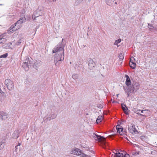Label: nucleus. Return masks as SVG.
Returning <instances> with one entry per match:
<instances>
[{"instance_id":"8","label":"nucleus","mask_w":157,"mask_h":157,"mask_svg":"<svg viewBox=\"0 0 157 157\" xmlns=\"http://www.w3.org/2000/svg\"><path fill=\"white\" fill-rule=\"evenodd\" d=\"M128 130L129 132L132 134H135L137 132V131L135 128V125L132 124H131L128 125Z\"/></svg>"},{"instance_id":"28","label":"nucleus","mask_w":157,"mask_h":157,"mask_svg":"<svg viewBox=\"0 0 157 157\" xmlns=\"http://www.w3.org/2000/svg\"><path fill=\"white\" fill-rule=\"evenodd\" d=\"M6 42V39L3 38H2L0 36V44L5 42Z\"/></svg>"},{"instance_id":"9","label":"nucleus","mask_w":157,"mask_h":157,"mask_svg":"<svg viewBox=\"0 0 157 157\" xmlns=\"http://www.w3.org/2000/svg\"><path fill=\"white\" fill-rule=\"evenodd\" d=\"M89 68L90 70H93L96 66L95 62L92 59H90L88 61Z\"/></svg>"},{"instance_id":"45","label":"nucleus","mask_w":157,"mask_h":157,"mask_svg":"<svg viewBox=\"0 0 157 157\" xmlns=\"http://www.w3.org/2000/svg\"><path fill=\"white\" fill-rule=\"evenodd\" d=\"M116 150H114V151H113V152L114 153V155H115V153H116V151H116Z\"/></svg>"},{"instance_id":"31","label":"nucleus","mask_w":157,"mask_h":157,"mask_svg":"<svg viewBox=\"0 0 157 157\" xmlns=\"http://www.w3.org/2000/svg\"><path fill=\"white\" fill-rule=\"evenodd\" d=\"M8 55V54L7 53H6L4 54H3L0 56V58H6L7 57Z\"/></svg>"},{"instance_id":"5","label":"nucleus","mask_w":157,"mask_h":157,"mask_svg":"<svg viewBox=\"0 0 157 157\" xmlns=\"http://www.w3.org/2000/svg\"><path fill=\"white\" fill-rule=\"evenodd\" d=\"M5 83L8 89L9 90H12L14 88V85L13 81L10 79L6 80Z\"/></svg>"},{"instance_id":"6","label":"nucleus","mask_w":157,"mask_h":157,"mask_svg":"<svg viewBox=\"0 0 157 157\" xmlns=\"http://www.w3.org/2000/svg\"><path fill=\"white\" fill-rule=\"evenodd\" d=\"M26 59L22 64V66L25 71H28L29 69V66L31 64L30 61L29 60V58L26 57Z\"/></svg>"},{"instance_id":"37","label":"nucleus","mask_w":157,"mask_h":157,"mask_svg":"<svg viewBox=\"0 0 157 157\" xmlns=\"http://www.w3.org/2000/svg\"><path fill=\"white\" fill-rule=\"evenodd\" d=\"M124 157H130V155L128 154H125L124 155Z\"/></svg>"},{"instance_id":"22","label":"nucleus","mask_w":157,"mask_h":157,"mask_svg":"<svg viewBox=\"0 0 157 157\" xmlns=\"http://www.w3.org/2000/svg\"><path fill=\"white\" fill-rule=\"evenodd\" d=\"M5 97L4 93L0 89V99L2 100Z\"/></svg>"},{"instance_id":"40","label":"nucleus","mask_w":157,"mask_h":157,"mask_svg":"<svg viewBox=\"0 0 157 157\" xmlns=\"http://www.w3.org/2000/svg\"><path fill=\"white\" fill-rule=\"evenodd\" d=\"M144 138H145V137H144V136H141V138H141V139H142H142H144Z\"/></svg>"},{"instance_id":"35","label":"nucleus","mask_w":157,"mask_h":157,"mask_svg":"<svg viewBox=\"0 0 157 157\" xmlns=\"http://www.w3.org/2000/svg\"><path fill=\"white\" fill-rule=\"evenodd\" d=\"M131 88H132V89H134V88L132 87V85L131 86L128 87V91L127 92H129L130 93V89Z\"/></svg>"},{"instance_id":"20","label":"nucleus","mask_w":157,"mask_h":157,"mask_svg":"<svg viewBox=\"0 0 157 157\" xmlns=\"http://www.w3.org/2000/svg\"><path fill=\"white\" fill-rule=\"evenodd\" d=\"M13 25L14 27V28L16 30L19 29L21 26V25L17 24V22Z\"/></svg>"},{"instance_id":"27","label":"nucleus","mask_w":157,"mask_h":157,"mask_svg":"<svg viewBox=\"0 0 157 157\" xmlns=\"http://www.w3.org/2000/svg\"><path fill=\"white\" fill-rule=\"evenodd\" d=\"M124 58L123 54L122 53H121L119 55V58L120 60L122 61Z\"/></svg>"},{"instance_id":"10","label":"nucleus","mask_w":157,"mask_h":157,"mask_svg":"<svg viewBox=\"0 0 157 157\" xmlns=\"http://www.w3.org/2000/svg\"><path fill=\"white\" fill-rule=\"evenodd\" d=\"M116 128L117 132L119 133L120 135H122L125 131L123 130V129L121 128V127L119 125H117L116 126Z\"/></svg>"},{"instance_id":"11","label":"nucleus","mask_w":157,"mask_h":157,"mask_svg":"<svg viewBox=\"0 0 157 157\" xmlns=\"http://www.w3.org/2000/svg\"><path fill=\"white\" fill-rule=\"evenodd\" d=\"M8 117L7 113L3 111L0 112V117L2 120H5L7 119Z\"/></svg>"},{"instance_id":"25","label":"nucleus","mask_w":157,"mask_h":157,"mask_svg":"<svg viewBox=\"0 0 157 157\" xmlns=\"http://www.w3.org/2000/svg\"><path fill=\"white\" fill-rule=\"evenodd\" d=\"M83 0H76L75 2V5L77 6L80 4L83 1Z\"/></svg>"},{"instance_id":"16","label":"nucleus","mask_w":157,"mask_h":157,"mask_svg":"<svg viewBox=\"0 0 157 157\" xmlns=\"http://www.w3.org/2000/svg\"><path fill=\"white\" fill-rule=\"evenodd\" d=\"M132 58H131L130 60L129 65L130 67L133 69L135 68L136 67V64L132 61Z\"/></svg>"},{"instance_id":"44","label":"nucleus","mask_w":157,"mask_h":157,"mask_svg":"<svg viewBox=\"0 0 157 157\" xmlns=\"http://www.w3.org/2000/svg\"><path fill=\"white\" fill-rule=\"evenodd\" d=\"M147 111L144 112V114H147Z\"/></svg>"},{"instance_id":"7","label":"nucleus","mask_w":157,"mask_h":157,"mask_svg":"<svg viewBox=\"0 0 157 157\" xmlns=\"http://www.w3.org/2000/svg\"><path fill=\"white\" fill-rule=\"evenodd\" d=\"M107 5L110 6H114L120 3V0H105Z\"/></svg>"},{"instance_id":"18","label":"nucleus","mask_w":157,"mask_h":157,"mask_svg":"<svg viewBox=\"0 0 157 157\" xmlns=\"http://www.w3.org/2000/svg\"><path fill=\"white\" fill-rule=\"evenodd\" d=\"M47 116L48 119L50 120L51 119L55 118L56 117V116L54 114H52L50 115H47Z\"/></svg>"},{"instance_id":"15","label":"nucleus","mask_w":157,"mask_h":157,"mask_svg":"<svg viewBox=\"0 0 157 157\" xmlns=\"http://www.w3.org/2000/svg\"><path fill=\"white\" fill-rule=\"evenodd\" d=\"M16 30L14 28V27L13 25L10 27V28L7 30V33H13Z\"/></svg>"},{"instance_id":"36","label":"nucleus","mask_w":157,"mask_h":157,"mask_svg":"<svg viewBox=\"0 0 157 157\" xmlns=\"http://www.w3.org/2000/svg\"><path fill=\"white\" fill-rule=\"evenodd\" d=\"M148 25L149 26V28L150 29H153L154 27L152 26V25H150L149 24H148Z\"/></svg>"},{"instance_id":"47","label":"nucleus","mask_w":157,"mask_h":157,"mask_svg":"<svg viewBox=\"0 0 157 157\" xmlns=\"http://www.w3.org/2000/svg\"><path fill=\"white\" fill-rule=\"evenodd\" d=\"M42 15V13H41L40 14H39V16H40L41 15Z\"/></svg>"},{"instance_id":"41","label":"nucleus","mask_w":157,"mask_h":157,"mask_svg":"<svg viewBox=\"0 0 157 157\" xmlns=\"http://www.w3.org/2000/svg\"><path fill=\"white\" fill-rule=\"evenodd\" d=\"M115 134H112L111 135H109V136H108V137H111V136H113V135H115Z\"/></svg>"},{"instance_id":"53","label":"nucleus","mask_w":157,"mask_h":157,"mask_svg":"<svg viewBox=\"0 0 157 157\" xmlns=\"http://www.w3.org/2000/svg\"><path fill=\"white\" fill-rule=\"evenodd\" d=\"M89 1H90L91 0H88Z\"/></svg>"},{"instance_id":"52","label":"nucleus","mask_w":157,"mask_h":157,"mask_svg":"<svg viewBox=\"0 0 157 157\" xmlns=\"http://www.w3.org/2000/svg\"><path fill=\"white\" fill-rule=\"evenodd\" d=\"M38 12V10H37L36 13H37V12Z\"/></svg>"},{"instance_id":"29","label":"nucleus","mask_w":157,"mask_h":157,"mask_svg":"<svg viewBox=\"0 0 157 157\" xmlns=\"http://www.w3.org/2000/svg\"><path fill=\"white\" fill-rule=\"evenodd\" d=\"M121 40L120 39H119L117 40H116L114 43L115 45H117L119 43L121 42Z\"/></svg>"},{"instance_id":"26","label":"nucleus","mask_w":157,"mask_h":157,"mask_svg":"<svg viewBox=\"0 0 157 157\" xmlns=\"http://www.w3.org/2000/svg\"><path fill=\"white\" fill-rule=\"evenodd\" d=\"M41 65V61H39V63H38V62L37 61L34 63V65L35 66H36V67H39Z\"/></svg>"},{"instance_id":"1","label":"nucleus","mask_w":157,"mask_h":157,"mask_svg":"<svg viewBox=\"0 0 157 157\" xmlns=\"http://www.w3.org/2000/svg\"><path fill=\"white\" fill-rule=\"evenodd\" d=\"M52 52L56 53L54 56L55 65L56 66H58L60 64L59 62L63 60L64 59L63 48L57 45L53 49Z\"/></svg>"},{"instance_id":"12","label":"nucleus","mask_w":157,"mask_h":157,"mask_svg":"<svg viewBox=\"0 0 157 157\" xmlns=\"http://www.w3.org/2000/svg\"><path fill=\"white\" fill-rule=\"evenodd\" d=\"M19 133L20 132L18 130H16L13 132L12 135V138L17 139L19 136Z\"/></svg>"},{"instance_id":"48","label":"nucleus","mask_w":157,"mask_h":157,"mask_svg":"<svg viewBox=\"0 0 157 157\" xmlns=\"http://www.w3.org/2000/svg\"><path fill=\"white\" fill-rule=\"evenodd\" d=\"M132 58L134 60H135V59L133 58V57H132Z\"/></svg>"},{"instance_id":"19","label":"nucleus","mask_w":157,"mask_h":157,"mask_svg":"<svg viewBox=\"0 0 157 157\" xmlns=\"http://www.w3.org/2000/svg\"><path fill=\"white\" fill-rule=\"evenodd\" d=\"M125 77L126 78V80L125 82L126 84L127 85L129 86L131 83L130 79L129 76L127 75H126Z\"/></svg>"},{"instance_id":"51","label":"nucleus","mask_w":157,"mask_h":157,"mask_svg":"<svg viewBox=\"0 0 157 157\" xmlns=\"http://www.w3.org/2000/svg\"><path fill=\"white\" fill-rule=\"evenodd\" d=\"M113 102H115V101H113Z\"/></svg>"},{"instance_id":"46","label":"nucleus","mask_w":157,"mask_h":157,"mask_svg":"<svg viewBox=\"0 0 157 157\" xmlns=\"http://www.w3.org/2000/svg\"><path fill=\"white\" fill-rule=\"evenodd\" d=\"M101 105H100L99 106H98V107H99V108H101Z\"/></svg>"},{"instance_id":"2","label":"nucleus","mask_w":157,"mask_h":157,"mask_svg":"<svg viewBox=\"0 0 157 157\" xmlns=\"http://www.w3.org/2000/svg\"><path fill=\"white\" fill-rule=\"evenodd\" d=\"M70 153L81 157H91L90 155L85 154L80 149L76 147L72 149L70 151Z\"/></svg>"},{"instance_id":"49","label":"nucleus","mask_w":157,"mask_h":157,"mask_svg":"<svg viewBox=\"0 0 157 157\" xmlns=\"http://www.w3.org/2000/svg\"><path fill=\"white\" fill-rule=\"evenodd\" d=\"M53 1H55L56 0H52Z\"/></svg>"},{"instance_id":"32","label":"nucleus","mask_w":157,"mask_h":157,"mask_svg":"<svg viewBox=\"0 0 157 157\" xmlns=\"http://www.w3.org/2000/svg\"><path fill=\"white\" fill-rule=\"evenodd\" d=\"M39 16V15H37V14L36 15H33L32 16V18L33 20H36V18L38 17Z\"/></svg>"},{"instance_id":"43","label":"nucleus","mask_w":157,"mask_h":157,"mask_svg":"<svg viewBox=\"0 0 157 157\" xmlns=\"http://www.w3.org/2000/svg\"><path fill=\"white\" fill-rule=\"evenodd\" d=\"M140 114L141 115V116H146V115H143V114Z\"/></svg>"},{"instance_id":"39","label":"nucleus","mask_w":157,"mask_h":157,"mask_svg":"<svg viewBox=\"0 0 157 157\" xmlns=\"http://www.w3.org/2000/svg\"><path fill=\"white\" fill-rule=\"evenodd\" d=\"M17 146H16L15 147V151H17Z\"/></svg>"},{"instance_id":"14","label":"nucleus","mask_w":157,"mask_h":157,"mask_svg":"<svg viewBox=\"0 0 157 157\" xmlns=\"http://www.w3.org/2000/svg\"><path fill=\"white\" fill-rule=\"evenodd\" d=\"M116 153L114 155L113 157H124V155L120 153L118 151L116 150Z\"/></svg>"},{"instance_id":"23","label":"nucleus","mask_w":157,"mask_h":157,"mask_svg":"<svg viewBox=\"0 0 157 157\" xmlns=\"http://www.w3.org/2000/svg\"><path fill=\"white\" fill-rule=\"evenodd\" d=\"M72 78L74 79H76L78 78V75L76 74H73L72 75Z\"/></svg>"},{"instance_id":"42","label":"nucleus","mask_w":157,"mask_h":157,"mask_svg":"<svg viewBox=\"0 0 157 157\" xmlns=\"http://www.w3.org/2000/svg\"><path fill=\"white\" fill-rule=\"evenodd\" d=\"M21 145V144L20 143H18L17 145V147L18 146H20Z\"/></svg>"},{"instance_id":"17","label":"nucleus","mask_w":157,"mask_h":157,"mask_svg":"<svg viewBox=\"0 0 157 157\" xmlns=\"http://www.w3.org/2000/svg\"><path fill=\"white\" fill-rule=\"evenodd\" d=\"M26 21V19L25 17H22V18L18 21H17V24L21 25V24L23 22H25Z\"/></svg>"},{"instance_id":"38","label":"nucleus","mask_w":157,"mask_h":157,"mask_svg":"<svg viewBox=\"0 0 157 157\" xmlns=\"http://www.w3.org/2000/svg\"><path fill=\"white\" fill-rule=\"evenodd\" d=\"M148 111V110H142L141 111V112L142 113H144V112Z\"/></svg>"},{"instance_id":"50","label":"nucleus","mask_w":157,"mask_h":157,"mask_svg":"<svg viewBox=\"0 0 157 157\" xmlns=\"http://www.w3.org/2000/svg\"><path fill=\"white\" fill-rule=\"evenodd\" d=\"M63 39H62V42L63 41Z\"/></svg>"},{"instance_id":"21","label":"nucleus","mask_w":157,"mask_h":157,"mask_svg":"<svg viewBox=\"0 0 157 157\" xmlns=\"http://www.w3.org/2000/svg\"><path fill=\"white\" fill-rule=\"evenodd\" d=\"M103 117L101 116H99L97 120H96V122L97 124H98L99 123H100L101 121L103 120Z\"/></svg>"},{"instance_id":"13","label":"nucleus","mask_w":157,"mask_h":157,"mask_svg":"<svg viewBox=\"0 0 157 157\" xmlns=\"http://www.w3.org/2000/svg\"><path fill=\"white\" fill-rule=\"evenodd\" d=\"M121 106H122V109L123 110V111L124 112V113L127 115L129 113L128 111H129V110H128V109L127 108V107L126 106V105H125L124 104H121Z\"/></svg>"},{"instance_id":"3","label":"nucleus","mask_w":157,"mask_h":157,"mask_svg":"<svg viewBox=\"0 0 157 157\" xmlns=\"http://www.w3.org/2000/svg\"><path fill=\"white\" fill-rule=\"evenodd\" d=\"M132 87H133L134 89L131 88L130 89V93L126 91V93L128 97L131 95L132 93L136 92L137 90L139 87V85L138 83L136 82L134 85H132Z\"/></svg>"},{"instance_id":"34","label":"nucleus","mask_w":157,"mask_h":157,"mask_svg":"<svg viewBox=\"0 0 157 157\" xmlns=\"http://www.w3.org/2000/svg\"><path fill=\"white\" fill-rule=\"evenodd\" d=\"M21 43V41L20 40H19L18 41H17V42L15 44L16 45L18 46Z\"/></svg>"},{"instance_id":"4","label":"nucleus","mask_w":157,"mask_h":157,"mask_svg":"<svg viewBox=\"0 0 157 157\" xmlns=\"http://www.w3.org/2000/svg\"><path fill=\"white\" fill-rule=\"evenodd\" d=\"M92 136L95 140L101 142L104 145H105V138L104 137L101 136L95 133H93Z\"/></svg>"},{"instance_id":"33","label":"nucleus","mask_w":157,"mask_h":157,"mask_svg":"<svg viewBox=\"0 0 157 157\" xmlns=\"http://www.w3.org/2000/svg\"><path fill=\"white\" fill-rule=\"evenodd\" d=\"M132 154L133 155L135 156L137 155H139V152L134 151L132 152Z\"/></svg>"},{"instance_id":"24","label":"nucleus","mask_w":157,"mask_h":157,"mask_svg":"<svg viewBox=\"0 0 157 157\" xmlns=\"http://www.w3.org/2000/svg\"><path fill=\"white\" fill-rule=\"evenodd\" d=\"M132 111L137 114H139V112L140 111V110H139L138 109L135 108H133Z\"/></svg>"},{"instance_id":"30","label":"nucleus","mask_w":157,"mask_h":157,"mask_svg":"<svg viewBox=\"0 0 157 157\" xmlns=\"http://www.w3.org/2000/svg\"><path fill=\"white\" fill-rule=\"evenodd\" d=\"M5 144L2 143V142H0V149L1 150L4 148Z\"/></svg>"}]
</instances>
